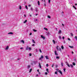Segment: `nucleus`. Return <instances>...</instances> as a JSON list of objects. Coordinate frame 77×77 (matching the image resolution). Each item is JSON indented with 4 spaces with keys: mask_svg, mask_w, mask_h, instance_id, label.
I'll return each mask as SVG.
<instances>
[{
    "mask_svg": "<svg viewBox=\"0 0 77 77\" xmlns=\"http://www.w3.org/2000/svg\"><path fill=\"white\" fill-rule=\"evenodd\" d=\"M31 10L32 11H33V8H31Z\"/></svg>",
    "mask_w": 77,
    "mask_h": 77,
    "instance_id": "nucleus-49",
    "label": "nucleus"
},
{
    "mask_svg": "<svg viewBox=\"0 0 77 77\" xmlns=\"http://www.w3.org/2000/svg\"><path fill=\"white\" fill-rule=\"evenodd\" d=\"M21 42H22L23 44H24V41L23 40H22L21 41Z\"/></svg>",
    "mask_w": 77,
    "mask_h": 77,
    "instance_id": "nucleus-10",
    "label": "nucleus"
},
{
    "mask_svg": "<svg viewBox=\"0 0 77 77\" xmlns=\"http://www.w3.org/2000/svg\"><path fill=\"white\" fill-rule=\"evenodd\" d=\"M28 6H29V7H30V6H31V5H28Z\"/></svg>",
    "mask_w": 77,
    "mask_h": 77,
    "instance_id": "nucleus-58",
    "label": "nucleus"
},
{
    "mask_svg": "<svg viewBox=\"0 0 77 77\" xmlns=\"http://www.w3.org/2000/svg\"><path fill=\"white\" fill-rule=\"evenodd\" d=\"M39 67H40V68H41V64L40 63H39Z\"/></svg>",
    "mask_w": 77,
    "mask_h": 77,
    "instance_id": "nucleus-21",
    "label": "nucleus"
},
{
    "mask_svg": "<svg viewBox=\"0 0 77 77\" xmlns=\"http://www.w3.org/2000/svg\"><path fill=\"white\" fill-rule=\"evenodd\" d=\"M20 49H21V50H22V49H23V48H20Z\"/></svg>",
    "mask_w": 77,
    "mask_h": 77,
    "instance_id": "nucleus-52",
    "label": "nucleus"
},
{
    "mask_svg": "<svg viewBox=\"0 0 77 77\" xmlns=\"http://www.w3.org/2000/svg\"><path fill=\"white\" fill-rule=\"evenodd\" d=\"M55 54L56 55V56H57V55H58V54L57 53V51H55Z\"/></svg>",
    "mask_w": 77,
    "mask_h": 77,
    "instance_id": "nucleus-4",
    "label": "nucleus"
},
{
    "mask_svg": "<svg viewBox=\"0 0 77 77\" xmlns=\"http://www.w3.org/2000/svg\"><path fill=\"white\" fill-rule=\"evenodd\" d=\"M35 50H36V52H38V50H37V49H35Z\"/></svg>",
    "mask_w": 77,
    "mask_h": 77,
    "instance_id": "nucleus-55",
    "label": "nucleus"
},
{
    "mask_svg": "<svg viewBox=\"0 0 77 77\" xmlns=\"http://www.w3.org/2000/svg\"><path fill=\"white\" fill-rule=\"evenodd\" d=\"M35 21H38V20L36 19V20H35Z\"/></svg>",
    "mask_w": 77,
    "mask_h": 77,
    "instance_id": "nucleus-62",
    "label": "nucleus"
},
{
    "mask_svg": "<svg viewBox=\"0 0 77 77\" xmlns=\"http://www.w3.org/2000/svg\"><path fill=\"white\" fill-rule=\"evenodd\" d=\"M8 35H12L13 34V33L12 32H9L8 33Z\"/></svg>",
    "mask_w": 77,
    "mask_h": 77,
    "instance_id": "nucleus-11",
    "label": "nucleus"
},
{
    "mask_svg": "<svg viewBox=\"0 0 77 77\" xmlns=\"http://www.w3.org/2000/svg\"><path fill=\"white\" fill-rule=\"evenodd\" d=\"M69 47H70L71 48H73L74 47L72 46H69Z\"/></svg>",
    "mask_w": 77,
    "mask_h": 77,
    "instance_id": "nucleus-24",
    "label": "nucleus"
},
{
    "mask_svg": "<svg viewBox=\"0 0 77 77\" xmlns=\"http://www.w3.org/2000/svg\"><path fill=\"white\" fill-rule=\"evenodd\" d=\"M72 64H73L74 66H75V63L74 62H73V63H72Z\"/></svg>",
    "mask_w": 77,
    "mask_h": 77,
    "instance_id": "nucleus-26",
    "label": "nucleus"
},
{
    "mask_svg": "<svg viewBox=\"0 0 77 77\" xmlns=\"http://www.w3.org/2000/svg\"><path fill=\"white\" fill-rule=\"evenodd\" d=\"M59 38H60V39H61V36H60L59 37Z\"/></svg>",
    "mask_w": 77,
    "mask_h": 77,
    "instance_id": "nucleus-51",
    "label": "nucleus"
},
{
    "mask_svg": "<svg viewBox=\"0 0 77 77\" xmlns=\"http://www.w3.org/2000/svg\"><path fill=\"white\" fill-rule=\"evenodd\" d=\"M43 58H44V56H43L42 55H41V57L39 59V60H41V59H43Z\"/></svg>",
    "mask_w": 77,
    "mask_h": 77,
    "instance_id": "nucleus-1",
    "label": "nucleus"
},
{
    "mask_svg": "<svg viewBox=\"0 0 77 77\" xmlns=\"http://www.w3.org/2000/svg\"><path fill=\"white\" fill-rule=\"evenodd\" d=\"M70 66L71 67V68H73V65H72V64H70Z\"/></svg>",
    "mask_w": 77,
    "mask_h": 77,
    "instance_id": "nucleus-23",
    "label": "nucleus"
},
{
    "mask_svg": "<svg viewBox=\"0 0 77 77\" xmlns=\"http://www.w3.org/2000/svg\"><path fill=\"white\" fill-rule=\"evenodd\" d=\"M35 11H36V12H38V8H35Z\"/></svg>",
    "mask_w": 77,
    "mask_h": 77,
    "instance_id": "nucleus-9",
    "label": "nucleus"
},
{
    "mask_svg": "<svg viewBox=\"0 0 77 77\" xmlns=\"http://www.w3.org/2000/svg\"><path fill=\"white\" fill-rule=\"evenodd\" d=\"M61 48L62 49H63L64 48L63 47V46H61Z\"/></svg>",
    "mask_w": 77,
    "mask_h": 77,
    "instance_id": "nucleus-34",
    "label": "nucleus"
},
{
    "mask_svg": "<svg viewBox=\"0 0 77 77\" xmlns=\"http://www.w3.org/2000/svg\"><path fill=\"white\" fill-rule=\"evenodd\" d=\"M48 2L49 3H50V0H48Z\"/></svg>",
    "mask_w": 77,
    "mask_h": 77,
    "instance_id": "nucleus-44",
    "label": "nucleus"
},
{
    "mask_svg": "<svg viewBox=\"0 0 77 77\" xmlns=\"http://www.w3.org/2000/svg\"><path fill=\"white\" fill-rule=\"evenodd\" d=\"M66 65H67V66H68V67H70V66H69V64H68V63H67Z\"/></svg>",
    "mask_w": 77,
    "mask_h": 77,
    "instance_id": "nucleus-25",
    "label": "nucleus"
},
{
    "mask_svg": "<svg viewBox=\"0 0 77 77\" xmlns=\"http://www.w3.org/2000/svg\"><path fill=\"white\" fill-rule=\"evenodd\" d=\"M28 50L29 51H31L32 50V48L31 47L29 48Z\"/></svg>",
    "mask_w": 77,
    "mask_h": 77,
    "instance_id": "nucleus-7",
    "label": "nucleus"
},
{
    "mask_svg": "<svg viewBox=\"0 0 77 77\" xmlns=\"http://www.w3.org/2000/svg\"><path fill=\"white\" fill-rule=\"evenodd\" d=\"M57 59H59V57H56Z\"/></svg>",
    "mask_w": 77,
    "mask_h": 77,
    "instance_id": "nucleus-42",
    "label": "nucleus"
},
{
    "mask_svg": "<svg viewBox=\"0 0 77 77\" xmlns=\"http://www.w3.org/2000/svg\"><path fill=\"white\" fill-rule=\"evenodd\" d=\"M59 72H60V73L62 75V71L60 70L59 71Z\"/></svg>",
    "mask_w": 77,
    "mask_h": 77,
    "instance_id": "nucleus-17",
    "label": "nucleus"
},
{
    "mask_svg": "<svg viewBox=\"0 0 77 77\" xmlns=\"http://www.w3.org/2000/svg\"><path fill=\"white\" fill-rule=\"evenodd\" d=\"M29 46H27L26 48V50H28V49H29Z\"/></svg>",
    "mask_w": 77,
    "mask_h": 77,
    "instance_id": "nucleus-12",
    "label": "nucleus"
},
{
    "mask_svg": "<svg viewBox=\"0 0 77 77\" xmlns=\"http://www.w3.org/2000/svg\"><path fill=\"white\" fill-rule=\"evenodd\" d=\"M45 57L46 58V59H48V57L47 56H45Z\"/></svg>",
    "mask_w": 77,
    "mask_h": 77,
    "instance_id": "nucleus-19",
    "label": "nucleus"
},
{
    "mask_svg": "<svg viewBox=\"0 0 77 77\" xmlns=\"http://www.w3.org/2000/svg\"><path fill=\"white\" fill-rule=\"evenodd\" d=\"M44 29H45V30H48V29L47 28H44Z\"/></svg>",
    "mask_w": 77,
    "mask_h": 77,
    "instance_id": "nucleus-35",
    "label": "nucleus"
},
{
    "mask_svg": "<svg viewBox=\"0 0 77 77\" xmlns=\"http://www.w3.org/2000/svg\"><path fill=\"white\" fill-rule=\"evenodd\" d=\"M62 33V31H61V30H59V31L58 32V33H59V34H60V33Z\"/></svg>",
    "mask_w": 77,
    "mask_h": 77,
    "instance_id": "nucleus-6",
    "label": "nucleus"
},
{
    "mask_svg": "<svg viewBox=\"0 0 77 77\" xmlns=\"http://www.w3.org/2000/svg\"><path fill=\"white\" fill-rule=\"evenodd\" d=\"M68 40H69V41H71V39H70V38H68Z\"/></svg>",
    "mask_w": 77,
    "mask_h": 77,
    "instance_id": "nucleus-46",
    "label": "nucleus"
},
{
    "mask_svg": "<svg viewBox=\"0 0 77 77\" xmlns=\"http://www.w3.org/2000/svg\"><path fill=\"white\" fill-rule=\"evenodd\" d=\"M37 71H38V72H39V69L37 70Z\"/></svg>",
    "mask_w": 77,
    "mask_h": 77,
    "instance_id": "nucleus-64",
    "label": "nucleus"
},
{
    "mask_svg": "<svg viewBox=\"0 0 77 77\" xmlns=\"http://www.w3.org/2000/svg\"><path fill=\"white\" fill-rule=\"evenodd\" d=\"M8 49H9V46H7L5 49V50H8Z\"/></svg>",
    "mask_w": 77,
    "mask_h": 77,
    "instance_id": "nucleus-2",
    "label": "nucleus"
},
{
    "mask_svg": "<svg viewBox=\"0 0 77 77\" xmlns=\"http://www.w3.org/2000/svg\"><path fill=\"white\" fill-rule=\"evenodd\" d=\"M58 51H61V48H59L58 49Z\"/></svg>",
    "mask_w": 77,
    "mask_h": 77,
    "instance_id": "nucleus-14",
    "label": "nucleus"
},
{
    "mask_svg": "<svg viewBox=\"0 0 77 77\" xmlns=\"http://www.w3.org/2000/svg\"><path fill=\"white\" fill-rule=\"evenodd\" d=\"M63 43V44H65V41H64Z\"/></svg>",
    "mask_w": 77,
    "mask_h": 77,
    "instance_id": "nucleus-54",
    "label": "nucleus"
},
{
    "mask_svg": "<svg viewBox=\"0 0 77 77\" xmlns=\"http://www.w3.org/2000/svg\"><path fill=\"white\" fill-rule=\"evenodd\" d=\"M19 9H20V10H21V6H19Z\"/></svg>",
    "mask_w": 77,
    "mask_h": 77,
    "instance_id": "nucleus-32",
    "label": "nucleus"
},
{
    "mask_svg": "<svg viewBox=\"0 0 77 77\" xmlns=\"http://www.w3.org/2000/svg\"><path fill=\"white\" fill-rule=\"evenodd\" d=\"M38 5L39 6V5H40V2H39V1H38Z\"/></svg>",
    "mask_w": 77,
    "mask_h": 77,
    "instance_id": "nucleus-22",
    "label": "nucleus"
},
{
    "mask_svg": "<svg viewBox=\"0 0 77 77\" xmlns=\"http://www.w3.org/2000/svg\"><path fill=\"white\" fill-rule=\"evenodd\" d=\"M64 72H65V70H66V69H63Z\"/></svg>",
    "mask_w": 77,
    "mask_h": 77,
    "instance_id": "nucleus-40",
    "label": "nucleus"
},
{
    "mask_svg": "<svg viewBox=\"0 0 77 77\" xmlns=\"http://www.w3.org/2000/svg\"><path fill=\"white\" fill-rule=\"evenodd\" d=\"M25 8L26 9H28V7H27V5L25 6Z\"/></svg>",
    "mask_w": 77,
    "mask_h": 77,
    "instance_id": "nucleus-28",
    "label": "nucleus"
},
{
    "mask_svg": "<svg viewBox=\"0 0 77 77\" xmlns=\"http://www.w3.org/2000/svg\"><path fill=\"white\" fill-rule=\"evenodd\" d=\"M55 74H57V72H55Z\"/></svg>",
    "mask_w": 77,
    "mask_h": 77,
    "instance_id": "nucleus-37",
    "label": "nucleus"
},
{
    "mask_svg": "<svg viewBox=\"0 0 77 77\" xmlns=\"http://www.w3.org/2000/svg\"><path fill=\"white\" fill-rule=\"evenodd\" d=\"M32 42L33 43H34V44H36V42H35V40H32Z\"/></svg>",
    "mask_w": 77,
    "mask_h": 77,
    "instance_id": "nucleus-8",
    "label": "nucleus"
},
{
    "mask_svg": "<svg viewBox=\"0 0 77 77\" xmlns=\"http://www.w3.org/2000/svg\"><path fill=\"white\" fill-rule=\"evenodd\" d=\"M73 8H74L75 9H76V8H75V6H73Z\"/></svg>",
    "mask_w": 77,
    "mask_h": 77,
    "instance_id": "nucleus-43",
    "label": "nucleus"
},
{
    "mask_svg": "<svg viewBox=\"0 0 77 77\" xmlns=\"http://www.w3.org/2000/svg\"><path fill=\"white\" fill-rule=\"evenodd\" d=\"M56 48H57V50H58L59 48V46H57Z\"/></svg>",
    "mask_w": 77,
    "mask_h": 77,
    "instance_id": "nucleus-13",
    "label": "nucleus"
},
{
    "mask_svg": "<svg viewBox=\"0 0 77 77\" xmlns=\"http://www.w3.org/2000/svg\"><path fill=\"white\" fill-rule=\"evenodd\" d=\"M39 50V51H40V53H42V51H41V49H40Z\"/></svg>",
    "mask_w": 77,
    "mask_h": 77,
    "instance_id": "nucleus-39",
    "label": "nucleus"
},
{
    "mask_svg": "<svg viewBox=\"0 0 77 77\" xmlns=\"http://www.w3.org/2000/svg\"><path fill=\"white\" fill-rule=\"evenodd\" d=\"M29 56H32V54H29Z\"/></svg>",
    "mask_w": 77,
    "mask_h": 77,
    "instance_id": "nucleus-48",
    "label": "nucleus"
},
{
    "mask_svg": "<svg viewBox=\"0 0 77 77\" xmlns=\"http://www.w3.org/2000/svg\"><path fill=\"white\" fill-rule=\"evenodd\" d=\"M24 16L25 17H26V14H24Z\"/></svg>",
    "mask_w": 77,
    "mask_h": 77,
    "instance_id": "nucleus-50",
    "label": "nucleus"
},
{
    "mask_svg": "<svg viewBox=\"0 0 77 77\" xmlns=\"http://www.w3.org/2000/svg\"><path fill=\"white\" fill-rule=\"evenodd\" d=\"M53 42L54 43V44H55V41H54V40H53Z\"/></svg>",
    "mask_w": 77,
    "mask_h": 77,
    "instance_id": "nucleus-29",
    "label": "nucleus"
},
{
    "mask_svg": "<svg viewBox=\"0 0 77 77\" xmlns=\"http://www.w3.org/2000/svg\"><path fill=\"white\" fill-rule=\"evenodd\" d=\"M30 68V66L28 65L27 66V69H29Z\"/></svg>",
    "mask_w": 77,
    "mask_h": 77,
    "instance_id": "nucleus-18",
    "label": "nucleus"
},
{
    "mask_svg": "<svg viewBox=\"0 0 77 77\" xmlns=\"http://www.w3.org/2000/svg\"><path fill=\"white\" fill-rule=\"evenodd\" d=\"M44 5H45V6H46V4H45Z\"/></svg>",
    "mask_w": 77,
    "mask_h": 77,
    "instance_id": "nucleus-63",
    "label": "nucleus"
},
{
    "mask_svg": "<svg viewBox=\"0 0 77 77\" xmlns=\"http://www.w3.org/2000/svg\"><path fill=\"white\" fill-rule=\"evenodd\" d=\"M27 20H26L23 23H26V22H27Z\"/></svg>",
    "mask_w": 77,
    "mask_h": 77,
    "instance_id": "nucleus-30",
    "label": "nucleus"
},
{
    "mask_svg": "<svg viewBox=\"0 0 77 77\" xmlns=\"http://www.w3.org/2000/svg\"><path fill=\"white\" fill-rule=\"evenodd\" d=\"M33 32H37V30H35V29H33Z\"/></svg>",
    "mask_w": 77,
    "mask_h": 77,
    "instance_id": "nucleus-20",
    "label": "nucleus"
},
{
    "mask_svg": "<svg viewBox=\"0 0 77 77\" xmlns=\"http://www.w3.org/2000/svg\"><path fill=\"white\" fill-rule=\"evenodd\" d=\"M46 71L47 72H49L48 71V69H46Z\"/></svg>",
    "mask_w": 77,
    "mask_h": 77,
    "instance_id": "nucleus-15",
    "label": "nucleus"
},
{
    "mask_svg": "<svg viewBox=\"0 0 77 77\" xmlns=\"http://www.w3.org/2000/svg\"><path fill=\"white\" fill-rule=\"evenodd\" d=\"M52 67V68H53V66H54L53 65H52V66H51Z\"/></svg>",
    "mask_w": 77,
    "mask_h": 77,
    "instance_id": "nucleus-59",
    "label": "nucleus"
},
{
    "mask_svg": "<svg viewBox=\"0 0 77 77\" xmlns=\"http://www.w3.org/2000/svg\"><path fill=\"white\" fill-rule=\"evenodd\" d=\"M48 17L49 18H51V17L49 16H48Z\"/></svg>",
    "mask_w": 77,
    "mask_h": 77,
    "instance_id": "nucleus-38",
    "label": "nucleus"
},
{
    "mask_svg": "<svg viewBox=\"0 0 77 77\" xmlns=\"http://www.w3.org/2000/svg\"><path fill=\"white\" fill-rule=\"evenodd\" d=\"M32 35V32H31L29 34V35Z\"/></svg>",
    "mask_w": 77,
    "mask_h": 77,
    "instance_id": "nucleus-47",
    "label": "nucleus"
},
{
    "mask_svg": "<svg viewBox=\"0 0 77 77\" xmlns=\"http://www.w3.org/2000/svg\"><path fill=\"white\" fill-rule=\"evenodd\" d=\"M45 75H47V74H48V73H47V72H46L45 73Z\"/></svg>",
    "mask_w": 77,
    "mask_h": 77,
    "instance_id": "nucleus-45",
    "label": "nucleus"
},
{
    "mask_svg": "<svg viewBox=\"0 0 77 77\" xmlns=\"http://www.w3.org/2000/svg\"><path fill=\"white\" fill-rule=\"evenodd\" d=\"M62 26H64V25L63 24H62Z\"/></svg>",
    "mask_w": 77,
    "mask_h": 77,
    "instance_id": "nucleus-57",
    "label": "nucleus"
},
{
    "mask_svg": "<svg viewBox=\"0 0 77 77\" xmlns=\"http://www.w3.org/2000/svg\"><path fill=\"white\" fill-rule=\"evenodd\" d=\"M32 70V69H31L29 71V72H31V71Z\"/></svg>",
    "mask_w": 77,
    "mask_h": 77,
    "instance_id": "nucleus-33",
    "label": "nucleus"
},
{
    "mask_svg": "<svg viewBox=\"0 0 77 77\" xmlns=\"http://www.w3.org/2000/svg\"><path fill=\"white\" fill-rule=\"evenodd\" d=\"M35 44L32 45V46H35Z\"/></svg>",
    "mask_w": 77,
    "mask_h": 77,
    "instance_id": "nucleus-61",
    "label": "nucleus"
},
{
    "mask_svg": "<svg viewBox=\"0 0 77 77\" xmlns=\"http://www.w3.org/2000/svg\"><path fill=\"white\" fill-rule=\"evenodd\" d=\"M41 38H42V39H45V37L43 36V35H41Z\"/></svg>",
    "mask_w": 77,
    "mask_h": 77,
    "instance_id": "nucleus-5",
    "label": "nucleus"
},
{
    "mask_svg": "<svg viewBox=\"0 0 77 77\" xmlns=\"http://www.w3.org/2000/svg\"><path fill=\"white\" fill-rule=\"evenodd\" d=\"M47 35H50V32H48L47 33Z\"/></svg>",
    "mask_w": 77,
    "mask_h": 77,
    "instance_id": "nucleus-31",
    "label": "nucleus"
},
{
    "mask_svg": "<svg viewBox=\"0 0 77 77\" xmlns=\"http://www.w3.org/2000/svg\"><path fill=\"white\" fill-rule=\"evenodd\" d=\"M56 30H57V28H56Z\"/></svg>",
    "mask_w": 77,
    "mask_h": 77,
    "instance_id": "nucleus-56",
    "label": "nucleus"
},
{
    "mask_svg": "<svg viewBox=\"0 0 77 77\" xmlns=\"http://www.w3.org/2000/svg\"><path fill=\"white\" fill-rule=\"evenodd\" d=\"M61 65L62 66H63V62H62L61 63Z\"/></svg>",
    "mask_w": 77,
    "mask_h": 77,
    "instance_id": "nucleus-16",
    "label": "nucleus"
},
{
    "mask_svg": "<svg viewBox=\"0 0 77 77\" xmlns=\"http://www.w3.org/2000/svg\"><path fill=\"white\" fill-rule=\"evenodd\" d=\"M74 38L76 40H77V36H75L74 37Z\"/></svg>",
    "mask_w": 77,
    "mask_h": 77,
    "instance_id": "nucleus-27",
    "label": "nucleus"
},
{
    "mask_svg": "<svg viewBox=\"0 0 77 77\" xmlns=\"http://www.w3.org/2000/svg\"><path fill=\"white\" fill-rule=\"evenodd\" d=\"M20 59L18 58L17 59V60H20Z\"/></svg>",
    "mask_w": 77,
    "mask_h": 77,
    "instance_id": "nucleus-60",
    "label": "nucleus"
},
{
    "mask_svg": "<svg viewBox=\"0 0 77 77\" xmlns=\"http://www.w3.org/2000/svg\"><path fill=\"white\" fill-rule=\"evenodd\" d=\"M70 34L71 35V36H73V34L72 33H70Z\"/></svg>",
    "mask_w": 77,
    "mask_h": 77,
    "instance_id": "nucleus-36",
    "label": "nucleus"
},
{
    "mask_svg": "<svg viewBox=\"0 0 77 77\" xmlns=\"http://www.w3.org/2000/svg\"><path fill=\"white\" fill-rule=\"evenodd\" d=\"M33 63H34V64H36V63H38V61H33Z\"/></svg>",
    "mask_w": 77,
    "mask_h": 77,
    "instance_id": "nucleus-3",
    "label": "nucleus"
},
{
    "mask_svg": "<svg viewBox=\"0 0 77 77\" xmlns=\"http://www.w3.org/2000/svg\"><path fill=\"white\" fill-rule=\"evenodd\" d=\"M62 38L63 39H65V37H63Z\"/></svg>",
    "mask_w": 77,
    "mask_h": 77,
    "instance_id": "nucleus-53",
    "label": "nucleus"
},
{
    "mask_svg": "<svg viewBox=\"0 0 77 77\" xmlns=\"http://www.w3.org/2000/svg\"><path fill=\"white\" fill-rule=\"evenodd\" d=\"M46 66H47V67H48V64H46Z\"/></svg>",
    "mask_w": 77,
    "mask_h": 77,
    "instance_id": "nucleus-41",
    "label": "nucleus"
}]
</instances>
